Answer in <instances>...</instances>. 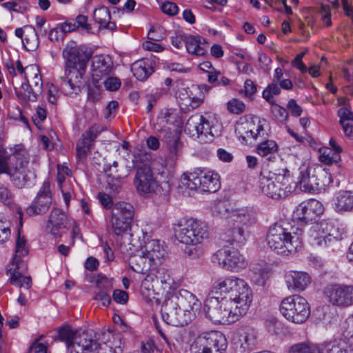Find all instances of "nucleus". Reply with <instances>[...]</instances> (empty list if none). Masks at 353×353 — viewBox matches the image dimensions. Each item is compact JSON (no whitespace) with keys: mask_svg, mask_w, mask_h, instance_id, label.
Wrapping results in <instances>:
<instances>
[{"mask_svg":"<svg viewBox=\"0 0 353 353\" xmlns=\"http://www.w3.org/2000/svg\"><path fill=\"white\" fill-rule=\"evenodd\" d=\"M114 336L110 332L96 333L93 330L83 331L77 334L70 326H63L58 330V339L64 341L69 348L71 346L74 350L70 353H122L123 350L119 345L108 344L110 338Z\"/></svg>","mask_w":353,"mask_h":353,"instance_id":"obj_1","label":"nucleus"},{"mask_svg":"<svg viewBox=\"0 0 353 353\" xmlns=\"http://www.w3.org/2000/svg\"><path fill=\"white\" fill-rule=\"evenodd\" d=\"M176 239L185 245L184 254L192 259L201 257L203 252V243L209 239L208 225L193 218L183 219L174 226Z\"/></svg>","mask_w":353,"mask_h":353,"instance_id":"obj_2","label":"nucleus"},{"mask_svg":"<svg viewBox=\"0 0 353 353\" xmlns=\"http://www.w3.org/2000/svg\"><path fill=\"white\" fill-rule=\"evenodd\" d=\"M28 153L26 150L15 151L8 155L6 151L0 147V174H8L14 185L18 188L25 187L26 183L36 174L28 168Z\"/></svg>","mask_w":353,"mask_h":353,"instance_id":"obj_3","label":"nucleus"},{"mask_svg":"<svg viewBox=\"0 0 353 353\" xmlns=\"http://www.w3.org/2000/svg\"><path fill=\"white\" fill-rule=\"evenodd\" d=\"M248 308L249 306L237 304L230 299L210 296L205 301L203 311L206 317L214 323L228 324L238 320Z\"/></svg>","mask_w":353,"mask_h":353,"instance_id":"obj_4","label":"nucleus"},{"mask_svg":"<svg viewBox=\"0 0 353 353\" xmlns=\"http://www.w3.org/2000/svg\"><path fill=\"white\" fill-rule=\"evenodd\" d=\"M302 230L290 232L283 225L274 224L268 230L266 240L270 249L279 254L296 252L302 245Z\"/></svg>","mask_w":353,"mask_h":353,"instance_id":"obj_5","label":"nucleus"},{"mask_svg":"<svg viewBox=\"0 0 353 353\" xmlns=\"http://www.w3.org/2000/svg\"><path fill=\"white\" fill-rule=\"evenodd\" d=\"M212 293L224 295L223 299H230L237 304L249 307L252 300V292L246 282L236 276L217 279L212 285Z\"/></svg>","mask_w":353,"mask_h":353,"instance_id":"obj_6","label":"nucleus"},{"mask_svg":"<svg viewBox=\"0 0 353 353\" xmlns=\"http://www.w3.org/2000/svg\"><path fill=\"white\" fill-rule=\"evenodd\" d=\"M137 193L143 196L149 197L158 195L166 197L170 192L171 185L168 181L159 183L150 166L142 165L136 168V174L133 181Z\"/></svg>","mask_w":353,"mask_h":353,"instance_id":"obj_7","label":"nucleus"},{"mask_svg":"<svg viewBox=\"0 0 353 353\" xmlns=\"http://www.w3.org/2000/svg\"><path fill=\"white\" fill-rule=\"evenodd\" d=\"M180 186L191 190H200L201 192L214 193L220 188L221 183L217 174L195 168L182 174Z\"/></svg>","mask_w":353,"mask_h":353,"instance_id":"obj_8","label":"nucleus"},{"mask_svg":"<svg viewBox=\"0 0 353 353\" xmlns=\"http://www.w3.org/2000/svg\"><path fill=\"white\" fill-rule=\"evenodd\" d=\"M280 312L288 321L297 324L304 323L310 314L307 301L298 295L283 299L280 304Z\"/></svg>","mask_w":353,"mask_h":353,"instance_id":"obj_9","label":"nucleus"},{"mask_svg":"<svg viewBox=\"0 0 353 353\" xmlns=\"http://www.w3.org/2000/svg\"><path fill=\"white\" fill-rule=\"evenodd\" d=\"M288 170L285 168L278 173L270 172L268 176L261 173L259 178V188L261 192L273 199H279L287 196L290 190H287L288 179L286 173Z\"/></svg>","mask_w":353,"mask_h":353,"instance_id":"obj_10","label":"nucleus"},{"mask_svg":"<svg viewBox=\"0 0 353 353\" xmlns=\"http://www.w3.org/2000/svg\"><path fill=\"white\" fill-rule=\"evenodd\" d=\"M228 347L225 336L212 331L199 336L190 346L191 353H225Z\"/></svg>","mask_w":353,"mask_h":353,"instance_id":"obj_11","label":"nucleus"},{"mask_svg":"<svg viewBox=\"0 0 353 353\" xmlns=\"http://www.w3.org/2000/svg\"><path fill=\"white\" fill-rule=\"evenodd\" d=\"M63 56L66 59L65 72L71 70V74H75L77 79L82 78L87 63L92 56L91 52L71 43L63 50Z\"/></svg>","mask_w":353,"mask_h":353,"instance_id":"obj_12","label":"nucleus"},{"mask_svg":"<svg viewBox=\"0 0 353 353\" xmlns=\"http://www.w3.org/2000/svg\"><path fill=\"white\" fill-rule=\"evenodd\" d=\"M134 214V208L128 203L118 202L113 205L110 222L116 235H123L130 230Z\"/></svg>","mask_w":353,"mask_h":353,"instance_id":"obj_13","label":"nucleus"},{"mask_svg":"<svg viewBox=\"0 0 353 353\" xmlns=\"http://www.w3.org/2000/svg\"><path fill=\"white\" fill-rule=\"evenodd\" d=\"M189 291L181 289L177 292L169 294L166 296L165 299L161 305V313L163 320L168 325L179 323L182 321L184 316H177L176 310L178 307L181 306L189 300L186 296Z\"/></svg>","mask_w":353,"mask_h":353,"instance_id":"obj_14","label":"nucleus"},{"mask_svg":"<svg viewBox=\"0 0 353 353\" xmlns=\"http://www.w3.org/2000/svg\"><path fill=\"white\" fill-rule=\"evenodd\" d=\"M28 254L26 247V240L23 236H21L20 232H18L16 240L15 255L13 258V265H15L13 273L10 276V283L19 288H26L29 289L32 285V279L30 276H23L20 272V269L25 268V264L21 261V257Z\"/></svg>","mask_w":353,"mask_h":353,"instance_id":"obj_15","label":"nucleus"},{"mask_svg":"<svg viewBox=\"0 0 353 353\" xmlns=\"http://www.w3.org/2000/svg\"><path fill=\"white\" fill-rule=\"evenodd\" d=\"M212 262L226 270L238 271L247 265L245 257L234 248L224 247L212 256Z\"/></svg>","mask_w":353,"mask_h":353,"instance_id":"obj_16","label":"nucleus"},{"mask_svg":"<svg viewBox=\"0 0 353 353\" xmlns=\"http://www.w3.org/2000/svg\"><path fill=\"white\" fill-rule=\"evenodd\" d=\"M327 301L334 306L346 308L353 305V285L334 284L323 291Z\"/></svg>","mask_w":353,"mask_h":353,"instance_id":"obj_17","label":"nucleus"},{"mask_svg":"<svg viewBox=\"0 0 353 353\" xmlns=\"http://www.w3.org/2000/svg\"><path fill=\"white\" fill-rule=\"evenodd\" d=\"M52 204L50 184L45 181L35 199L26 208V214L30 216H39L46 214Z\"/></svg>","mask_w":353,"mask_h":353,"instance_id":"obj_18","label":"nucleus"},{"mask_svg":"<svg viewBox=\"0 0 353 353\" xmlns=\"http://www.w3.org/2000/svg\"><path fill=\"white\" fill-rule=\"evenodd\" d=\"M323 212L321 204L315 199L302 202L293 212V219L301 224H306L315 220L316 216Z\"/></svg>","mask_w":353,"mask_h":353,"instance_id":"obj_19","label":"nucleus"},{"mask_svg":"<svg viewBox=\"0 0 353 353\" xmlns=\"http://www.w3.org/2000/svg\"><path fill=\"white\" fill-rule=\"evenodd\" d=\"M161 142L168 152V157L176 161L181 155L184 144L181 139V132L176 130H164Z\"/></svg>","mask_w":353,"mask_h":353,"instance_id":"obj_20","label":"nucleus"},{"mask_svg":"<svg viewBox=\"0 0 353 353\" xmlns=\"http://www.w3.org/2000/svg\"><path fill=\"white\" fill-rule=\"evenodd\" d=\"M92 77L93 83L99 81L113 72V62L109 56L96 55L92 59Z\"/></svg>","mask_w":353,"mask_h":353,"instance_id":"obj_21","label":"nucleus"},{"mask_svg":"<svg viewBox=\"0 0 353 353\" xmlns=\"http://www.w3.org/2000/svg\"><path fill=\"white\" fill-rule=\"evenodd\" d=\"M68 220L63 211L53 208L49 216L46 228L55 237H60L67 229Z\"/></svg>","mask_w":353,"mask_h":353,"instance_id":"obj_22","label":"nucleus"},{"mask_svg":"<svg viewBox=\"0 0 353 353\" xmlns=\"http://www.w3.org/2000/svg\"><path fill=\"white\" fill-rule=\"evenodd\" d=\"M288 289L294 292H300L310 284L312 279L308 273L302 271H289L285 274Z\"/></svg>","mask_w":353,"mask_h":353,"instance_id":"obj_23","label":"nucleus"},{"mask_svg":"<svg viewBox=\"0 0 353 353\" xmlns=\"http://www.w3.org/2000/svg\"><path fill=\"white\" fill-rule=\"evenodd\" d=\"M229 219L236 225L248 230L256 222V212L252 208L235 209L229 213Z\"/></svg>","mask_w":353,"mask_h":353,"instance_id":"obj_24","label":"nucleus"},{"mask_svg":"<svg viewBox=\"0 0 353 353\" xmlns=\"http://www.w3.org/2000/svg\"><path fill=\"white\" fill-rule=\"evenodd\" d=\"M298 184L300 189L305 192H316L317 183L314 176L315 169L310 168L303 165L299 168Z\"/></svg>","mask_w":353,"mask_h":353,"instance_id":"obj_25","label":"nucleus"},{"mask_svg":"<svg viewBox=\"0 0 353 353\" xmlns=\"http://www.w3.org/2000/svg\"><path fill=\"white\" fill-rule=\"evenodd\" d=\"M186 296L188 297L189 301H186L183 302V305L178 307V310H176L177 316H184L182 318V321L179 322V323L172 324L173 326H184L188 325L192 320V316H193L192 313V310H194V307L199 306V300L190 292H188Z\"/></svg>","mask_w":353,"mask_h":353,"instance_id":"obj_26","label":"nucleus"},{"mask_svg":"<svg viewBox=\"0 0 353 353\" xmlns=\"http://www.w3.org/2000/svg\"><path fill=\"white\" fill-rule=\"evenodd\" d=\"M143 252L154 263V265L160 264L166 254L163 245L158 239H152L147 241L144 245Z\"/></svg>","mask_w":353,"mask_h":353,"instance_id":"obj_27","label":"nucleus"},{"mask_svg":"<svg viewBox=\"0 0 353 353\" xmlns=\"http://www.w3.org/2000/svg\"><path fill=\"white\" fill-rule=\"evenodd\" d=\"M332 206L337 212H350L353 210V191H340L333 199Z\"/></svg>","mask_w":353,"mask_h":353,"instance_id":"obj_28","label":"nucleus"},{"mask_svg":"<svg viewBox=\"0 0 353 353\" xmlns=\"http://www.w3.org/2000/svg\"><path fill=\"white\" fill-rule=\"evenodd\" d=\"M130 267L137 273L148 274L154 263L143 252V254H135L130 259Z\"/></svg>","mask_w":353,"mask_h":353,"instance_id":"obj_29","label":"nucleus"},{"mask_svg":"<svg viewBox=\"0 0 353 353\" xmlns=\"http://www.w3.org/2000/svg\"><path fill=\"white\" fill-rule=\"evenodd\" d=\"M321 353H352L349 343L343 339H335L323 344Z\"/></svg>","mask_w":353,"mask_h":353,"instance_id":"obj_30","label":"nucleus"},{"mask_svg":"<svg viewBox=\"0 0 353 353\" xmlns=\"http://www.w3.org/2000/svg\"><path fill=\"white\" fill-rule=\"evenodd\" d=\"M93 17L95 22L100 25V28H105L110 30L117 29L115 23L110 21L111 15L108 8L101 6L95 9Z\"/></svg>","mask_w":353,"mask_h":353,"instance_id":"obj_31","label":"nucleus"},{"mask_svg":"<svg viewBox=\"0 0 353 353\" xmlns=\"http://www.w3.org/2000/svg\"><path fill=\"white\" fill-rule=\"evenodd\" d=\"M134 76L139 81L146 80L153 72L154 69L149 60H139L132 65Z\"/></svg>","mask_w":353,"mask_h":353,"instance_id":"obj_32","label":"nucleus"},{"mask_svg":"<svg viewBox=\"0 0 353 353\" xmlns=\"http://www.w3.org/2000/svg\"><path fill=\"white\" fill-rule=\"evenodd\" d=\"M103 171L107 176L106 182L110 192L112 194H118L121 189L123 177L116 173H108V172H111V166L110 165H104Z\"/></svg>","mask_w":353,"mask_h":353,"instance_id":"obj_33","label":"nucleus"},{"mask_svg":"<svg viewBox=\"0 0 353 353\" xmlns=\"http://www.w3.org/2000/svg\"><path fill=\"white\" fill-rule=\"evenodd\" d=\"M241 348L243 352L252 349L257 344V336L253 328L247 327L239 335Z\"/></svg>","mask_w":353,"mask_h":353,"instance_id":"obj_34","label":"nucleus"},{"mask_svg":"<svg viewBox=\"0 0 353 353\" xmlns=\"http://www.w3.org/2000/svg\"><path fill=\"white\" fill-rule=\"evenodd\" d=\"M254 128H255V119L237 123L235 132L243 141L254 137Z\"/></svg>","mask_w":353,"mask_h":353,"instance_id":"obj_35","label":"nucleus"},{"mask_svg":"<svg viewBox=\"0 0 353 353\" xmlns=\"http://www.w3.org/2000/svg\"><path fill=\"white\" fill-rule=\"evenodd\" d=\"M185 44L188 53L195 56H202L205 50L201 46V38L197 36L187 35L185 37Z\"/></svg>","mask_w":353,"mask_h":353,"instance_id":"obj_36","label":"nucleus"},{"mask_svg":"<svg viewBox=\"0 0 353 353\" xmlns=\"http://www.w3.org/2000/svg\"><path fill=\"white\" fill-rule=\"evenodd\" d=\"M229 236L231 239L229 240L231 243H236L239 244L244 243L247 239L248 232L247 229L233 223V226L229 231Z\"/></svg>","mask_w":353,"mask_h":353,"instance_id":"obj_37","label":"nucleus"},{"mask_svg":"<svg viewBox=\"0 0 353 353\" xmlns=\"http://www.w3.org/2000/svg\"><path fill=\"white\" fill-rule=\"evenodd\" d=\"M288 353H321V351L317 345L303 342L292 345Z\"/></svg>","mask_w":353,"mask_h":353,"instance_id":"obj_38","label":"nucleus"},{"mask_svg":"<svg viewBox=\"0 0 353 353\" xmlns=\"http://www.w3.org/2000/svg\"><path fill=\"white\" fill-rule=\"evenodd\" d=\"M71 70H68V72H65L67 77H61V87L66 90L67 88L69 87V91L79 90L81 84L80 79L81 78L79 77L77 79L75 74H71Z\"/></svg>","mask_w":353,"mask_h":353,"instance_id":"obj_39","label":"nucleus"},{"mask_svg":"<svg viewBox=\"0 0 353 353\" xmlns=\"http://www.w3.org/2000/svg\"><path fill=\"white\" fill-rule=\"evenodd\" d=\"M90 282H94L97 288L99 291L110 292L112 289V279L106 277L105 276L99 274L92 276Z\"/></svg>","mask_w":353,"mask_h":353,"instance_id":"obj_40","label":"nucleus"},{"mask_svg":"<svg viewBox=\"0 0 353 353\" xmlns=\"http://www.w3.org/2000/svg\"><path fill=\"white\" fill-rule=\"evenodd\" d=\"M200 117L199 115L192 116L187 121L184 131L191 137H196L199 138V122Z\"/></svg>","mask_w":353,"mask_h":353,"instance_id":"obj_41","label":"nucleus"},{"mask_svg":"<svg viewBox=\"0 0 353 353\" xmlns=\"http://www.w3.org/2000/svg\"><path fill=\"white\" fill-rule=\"evenodd\" d=\"M314 176L316 179L317 188L316 191L324 188L325 186L330 185L332 183L331 174L327 172L325 170H316L314 172Z\"/></svg>","mask_w":353,"mask_h":353,"instance_id":"obj_42","label":"nucleus"},{"mask_svg":"<svg viewBox=\"0 0 353 353\" xmlns=\"http://www.w3.org/2000/svg\"><path fill=\"white\" fill-rule=\"evenodd\" d=\"M278 145L274 141L268 140L261 142L257 146V152L262 157L267 156L268 154L274 153L277 151Z\"/></svg>","mask_w":353,"mask_h":353,"instance_id":"obj_43","label":"nucleus"},{"mask_svg":"<svg viewBox=\"0 0 353 353\" xmlns=\"http://www.w3.org/2000/svg\"><path fill=\"white\" fill-rule=\"evenodd\" d=\"M321 162L327 165L338 163L341 160V157L338 154H335L331 149L325 148L319 157Z\"/></svg>","mask_w":353,"mask_h":353,"instance_id":"obj_44","label":"nucleus"},{"mask_svg":"<svg viewBox=\"0 0 353 353\" xmlns=\"http://www.w3.org/2000/svg\"><path fill=\"white\" fill-rule=\"evenodd\" d=\"M281 93V87L278 82L272 81L263 92V97L269 103H273V96Z\"/></svg>","mask_w":353,"mask_h":353,"instance_id":"obj_45","label":"nucleus"},{"mask_svg":"<svg viewBox=\"0 0 353 353\" xmlns=\"http://www.w3.org/2000/svg\"><path fill=\"white\" fill-rule=\"evenodd\" d=\"M201 119H199V138L202 136L205 137H208L210 136V137H214V134L212 132V125L210 122L203 116H199Z\"/></svg>","mask_w":353,"mask_h":353,"instance_id":"obj_46","label":"nucleus"},{"mask_svg":"<svg viewBox=\"0 0 353 353\" xmlns=\"http://www.w3.org/2000/svg\"><path fill=\"white\" fill-rule=\"evenodd\" d=\"M92 143L90 142L85 137L81 138L77 144V156L79 159H82L86 157V154L91 149Z\"/></svg>","mask_w":353,"mask_h":353,"instance_id":"obj_47","label":"nucleus"},{"mask_svg":"<svg viewBox=\"0 0 353 353\" xmlns=\"http://www.w3.org/2000/svg\"><path fill=\"white\" fill-rule=\"evenodd\" d=\"M103 130H105V128L103 125L94 124L82 134V137H85L90 142L93 143L99 134Z\"/></svg>","mask_w":353,"mask_h":353,"instance_id":"obj_48","label":"nucleus"},{"mask_svg":"<svg viewBox=\"0 0 353 353\" xmlns=\"http://www.w3.org/2000/svg\"><path fill=\"white\" fill-rule=\"evenodd\" d=\"M2 6L10 11L16 12H23L28 8L27 3L21 0L6 2L2 4Z\"/></svg>","mask_w":353,"mask_h":353,"instance_id":"obj_49","label":"nucleus"},{"mask_svg":"<svg viewBox=\"0 0 353 353\" xmlns=\"http://www.w3.org/2000/svg\"><path fill=\"white\" fill-rule=\"evenodd\" d=\"M228 111L232 114H239L245 110V103L236 99H233L227 103Z\"/></svg>","mask_w":353,"mask_h":353,"instance_id":"obj_50","label":"nucleus"},{"mask_svg":"<svg viewBox=\"0 0 353 353\" xmlns=\"http://www.w3.org/2000/svg\"><path fill=\"white\" fill-rule=\"evenodd\" d=\"M165 37V31L161 26L152 27L148 33V38L154 41H161Z\"/></svg>","mask_w":353,"mask_h":353,"instance_id":"obj_51","label":"nucleus"},{"mask_svg":"<svg viewBox=\"0 0 353 353\" xmlns=\"http://www.w3.org/2000/svg\"><path fill=\"white\" fill-rule=\"evenodd\" d=\"M342 333L345 338H353V314L350 315L344 321Z\"/></svg>","mask_w":353,"mask_h":353,"instance_id":"obj_52","label":"nucleus"},{"mask_svg":"<svg viewBox=\"0 0 353 353\" xmlns=\"http://www.w3.org/2000/svg\"><path fill=\"white\" fill-rule=\"evenodd\" d=\"M0 201L6 205H10L13 201L12 192L8 188L0 183Z\"/></svg>","mask_w":353,"mask_h":353,"instance_id":"obj_53","label":"nucleus"},{"mask_svg":"<svg viewBox=\"0 0 353 353\" xmlns=\"http://www.w3.org/2000/svg\"><path fill=\"white\" fill-rule=\"evenodd\" d=\"M30 88H33L34 89V92L36 94H41L43 92V81L41 79V74L38 69H37V72L34 74V77L31 79L30 81Z\"/></svg>","mask_w":353,"mask_h":353,"instance_id":"obj_54","label":"nucleus"},{"mask_svg":"<svg viewBox=\"0 0 353 353\" xmlns=\"http://www.w3.org/2000/svg\"><path fill=\"white\" fill-rule=\"evenodd\" d=\"M94 87H89L88 92V101L97 103L101 99V90L98 83H93Z\"/></svg>","mask_w":353,"mask_h":353,"instance_id":"obj_55","label":"nucleus"},{"mask_svg":"<svg viewBox=\"0 0 353 353\" xmlns=\"http://www.w3.org/2000/svg\"><path fill=\"white\" fill-rule=\"evenodd\" d=\"M161 9L163 12L170 16H174L178 13L179 8L176 3L166 1L162 4Z\"/></svg>","mask_w":353,"mask_h":353,"instance_id":"obj_56","label":"nucleus"},{"mask_svg":"<svg viewBox=\"0 0 353 353\" xmlns=\"http://www.w3.org/2000/svg\"><path fill=\"white\" fill-rule=\"evenodd\" d=\"M23 44L26 49L28 51H33L36 50L39 44V39L34 34L31 38L26 37L23 39Z\"/></svg>","mask_w":353,"mask_h":353,"instance_id":"obj_57","label":"nucleus"},{"mask_svg":"<svg viewBox=\"0 0 353 353\" xmlns=\"http://www.w3.org/2000/svg\"><path fill=\"white\" fill-rule=\"evenodd\" d=\"M105 88L108 90L114 91L118 90L121 86V81L119 78L107 77L103 82Z\"/></svg>","mask_w":353,"mask_h":353,"instance_id":"obj_58","label":"nucleus"},{"mask_svg":"<svg viewBox=\"0 0 353 353\" xmlns=\"http://www.w3.org/2000/svg\"><path fill=\"white\" fill-rule=\"evenodd\" d=\"M252 279L256 285L263 286L268 279V272L265 270H259V272L254 273Z\"/></svg>","mask_w":353,"mask_h":353,"instance_id":"obj_59","label":"nucleus"},{"mask_svg":"<svg viewBox=\"0 0 353 353\" xmlns=\"http://www.w3.org/2000/svg\"><path fill=\"white\" fill-rule=\"evenodd\" d=\"M113 300L119 304H125L128 300V294L121 290H115L112 294Z\"/></svg>","mask_w":353,"mask_h":353,"instance_id":"obj_60","label":"nucleus"},{"mask_svg":"<svg viewBox=\"0 0 353 353\" xmlns=\"http://www.w3.org/2000/svg\"><path fill=\"white\" fill-rule=\"evenodd\" d=\"M47 112L46 109L41 106H38L36 113L32 116V121L36 125H40L46 119Z\"/></svg>","mask_w":353,"mask_h":353,"instance_id":"obj_61","label":"nucleus"},{"mask_svg":"<svg viewBox=\"0 0 353 353\" xmlns=\"http://www.w3.org/2000/svg\"><path fill=\"white\" fill-rule=\"evenodd\" d=\"M319 12L321 14L322 20L326 26H330L332 25V21L330 7L328 6L321 4L319 8Z\"/></svg>","mask_w":353,"mask_h":353,"instance_id":"obj_62","label":"nucleus"},{"mask_svg":"<svg viewBox=\"0 0 353 353\" xmlns=\"http://www.w3.org/2000/svg\"><path fill=\"white\" fill-rule=\"evenodd\" d=\"M94 300L101 301L103 306H108L111 303V298L109 292L99 291L94 296Z\"/></svg>","mask_w":353,"mask_h":353,"instance_id":"obj_63","label":"nucleus"},{"mask_svg":"<svg viewBox=\"0 0 353 353\" xmlns=\"http://www.w3.org/2000/svg\"><path fill=\"white\" fill-rule=\"evenodd\" d=\"M337 115L340 118V124H343V121H344V120L353 121V112H351L347 108H341L339 109Z\"/></svg>","mask_w":353,"mask_h":353,"instance_id":"obj_64","label":"nucleus"}]
</instances>
